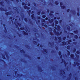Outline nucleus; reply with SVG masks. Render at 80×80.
Returning a JSON list of instances; mask_svg holds the SVG:
<instances>
[{"label":"nucleus","mask_w":80,"mask_h":80,"mask_svg":"<svg viewBox=\"0 0 80 80\" xmlns=\"http://www.w3.org/2000/svg\"><path fill=\"white\" fill-rule=\"evenodd\" d=\"M42 17L43 18H45V16H42Z\"/></svg>","instance_id":"nucleus-7"},{"label":"nucleus","mask_w":80,"mask_h":80,"mask_svg":"<svg viewBox=\"0 0 80 80\" xmlns=\"http://www.w3.org/2000/svg\"><path fill=\"white\" fill-rule=\"evenodd\" d=\"M59 55H61V52H59Z\"/></svg>","instance_id":"nucleus-3"},{"label":"nucleus","mask_w":80,"mask_h":80,"mask_svg":"<svg viewBox=\"0 0 80 80\" xmlns=\"http://www.w3.org/2000/svg\"><path fill=\"white\" fill-rule=\"evenodd\" d=\"M62 8H64L65 6H62Z\"/></svg>","instance_id":"nucleus-5"},{"label":"nucleus","mask_w":80,"mask_h":80,"mask_svg":"<svg viewBox=\"0 0 80 80\" xmlns=\"http://www.w3.org/2000/svg\"><path fill=\"white\" fill-rule=\"evenodd\" d=\"M24 3H22V5H24Z\"/></svg>","instance_id":"nucleus-11"},{"label":"nucleus","mask_w":80,"mask_h":80,"mask_svg":"<svg viewBox=\"0 0 80 80\" xmlns=\"http://www.w3.org/2000/svg\"><path fill=\"white\" fill-rule=\"evenodd\" d=\"M68 43H69L68 42Z\"/></svg>","instance_id":"nucleus-23"},{"label":"nucleus","mask_w":80,"mask_h":80,"mask_svg":"<svg viewBox=\"0 0 80 80\" xmlns=\"http://www.w3.org/2000/svg\"><path fill=\"white\" fill-rule=\"evenodd\" d=\"M39 45L38 44V46Z\"/></svg>","instance_id":"nucleus-20"},{"label":"nucleus","mask_w":80,"mask_h":80,"mask_svg":"<svg viewBox=\"0 0 80 80\" xmlns=\"http://www.w3.org/2000/svg\"><path fill=\"white\" fill-rule=\"evenodd\" d=\"M79 38H80V37Z\"/></svg>","instance_id":"nucleus-22"},{"label":"nucleus","mask_w":80,"mask_h":80,"mask_svg":"<svg viewBox=\"0 0 80 80\" xmlns=\"http://www.w3.org/2000/svg\"><path fill=\"white\" fill-rule=\"evenodd\" d=\"M38 59H40V58H38Z\"/></svg>","instance_id":"nucleus-15"},{"label":"nucleus","mask_w":80,"mask_h":80,"mask_svg":"<svg viewBox=\"0 0 80 80\" xmlns=\"http://www.w3.org/2000/svg\"><path fill=\"white\" fill-rule=\"evenodd\" d=\"M55 3H56V5H58V2H56Z\"/></svg>","instance_id":"nucleus-2"},{"label":"nucleus","mask_w":80,"mask_h":80,"mask_svg":"<svg viewBox=\"0 0 80 80\" xmlns=\"http://www.w3.org/2000/svg\"><path fill=\"white\" fill-rule=\"evenodd\" d=\"M46 20H48V18H46Z\"/></svg>","instance_id":"nucleus-10"},{"label":"nucleus","mask_w":80,"mask_h":80,"mask_svg":"<svg viewBox=\"0 0 80 80\" xmlns=\"http://www.w3.org/2000/svg\"><path fill=\"white\" fill-rule=\"evenodd\" d=\"M76 36V38H78V37H77V36Z\"/></svg>","instance_id":"nucleus-14"},{"label":"nucleus","mask_w":80,"mask_h":80,"mask_svg":"<svg viewBox=\"0 0 80 80\" xmlns=\"http://www.w3.org/2000/svg\"><path fill=\"white\" fill-rule=\"evenodd\" d=\"M28 6H30V4H28Z\"/></svg>","instance_id":"nucleus-12"},{"label":"nucleus","mask_w":80,"mask_h":80,"mask_svg":"<svg viewBox=\"0 0 80 80\" xmlns=\"http://www.w3.org/2000/svg\"><path fill=\"white\" fill-rule=\"evenodd\" d=\"M69 11H70V9H68V11H67V12H69Z\"/></svg>","instance_id":"nucleus-9"},{"label":"nucleus","mask_w":80,"mask_h":80,"mask_svg":"<svg viewBox=\"0 0 80 80\" xmlns=\"http://www.w3.org/2000/svg\"><path fill=\"white\" fill-rule=\"evenodd\" d=\"M25 21H26V19H25Z\"/></svg>","instance_id":"nucleus-18"},{"label":"nucleus","mask_w":80,"mask_h":80,"mask_svg":"<svg viewBox=\"0 0 80 80\" xmlns=\"http://www.w3.org/2000/svg\"><path fill=\"white\" fill-rule=\"evenodd\" d=\"M44 27H47V25H44Z\"/></svg>","instance_id":"nucleus-8"},{"label":"nucleus","mask_w":80,"mask_h":80,"mask_svg":"<svg viewBox=\"0 0 80 80\" xmlns=\"http://www.w3.org/2000/svg\"><path fill=\"white\" fill-rule=\"evenodd\" d=\"M40 47H42V46H40Z\"/></svg>","instance_id":"nucleus-21"},{"label":"nucleus","mask_w":80,"mask_h":80,"mask_svg":"<svg viewBox=\"0 0 80 80\" xmlns=\"http://www.w3.org/2000/svg\"><path fill=\"white\" fill-rule=\"evenodd\" d=\"M78 65H79V63H78V64H77Z\"/></svg>","instance_id":"nucleus-16"},{"label":"nucleus","mask_w":80,"mask_h":80,"mask_svg":"<svg viewBox=\"0 0 80 80\" xmlns=\"http://www.w3.org/2000/svg\"><path fill=\"white\" fill-rule=\"evenodd\" d=\"M79 13H78L77 15H78V16H79Z\"/></svg>","instance_id":"nucleus-6"},{"label":"nucleus","mask_w":80,"mask_h":80,"mask_svg":"<svg viewBox=\"0 0 80 80\" xmlns=\"http://www.w3.org/2000/svg\"><path fill=\"white\" fill-rule=\"evenodd\" d=\"M60 5H61H61H62V3H60Z\"/></svg>","instance_id":"nucleus-17"},{"label":"nucleus","mask_w":80,"mask_h":80,"mask_svg":"<svg viewBox=\"0 0 80 80\" xmlns=\"http://www.w3.org/2000/svg\"><path fill=\"white\" fill-rule=\"evenodd\" d=\"M67 49H68V48H70V47L69 46H67Z\"/></svg>","instance_id":"nucleus-4"},{"label":"nucleus","mask_w":80,"mask_h":80,"mask_svg":"<svg viewBox=\"0 0 80 80\" xmlns=\"http://www.w3.org/2000/svg\"><path fill=\"white\" fill-rule=\"evenodd\" d=\"M55 23H56V24H58V21H55Z\"/></svg>","instance_id":"nucleus-1"},{"label":"nucleus","mask_w":80,"mask_h":80,"mask_svg":"<svg viewBox=\"0 0 80 80\" xmlns=\"http://www.w3.org/2000/svg\"><path fill=\"white\" fill-rule=\"evenodd\" d=\"M76 33H78V31H76Z\"/></svg>","instance_id":"nucleus-13"},{"label":"nucleus","mask_w":80,"mask_h":80,"mask_svg":"<svg viewBox=\"0 0 80 80\" xmlns=\"http://www.w3.org/2000/svg\"><path fill=\"white\" fill-rule=\"evenodd\" d=\"M69 41V42H71V40H70Z\"/></svg>","instance_id":"nucleus-19"}]
</instances>
